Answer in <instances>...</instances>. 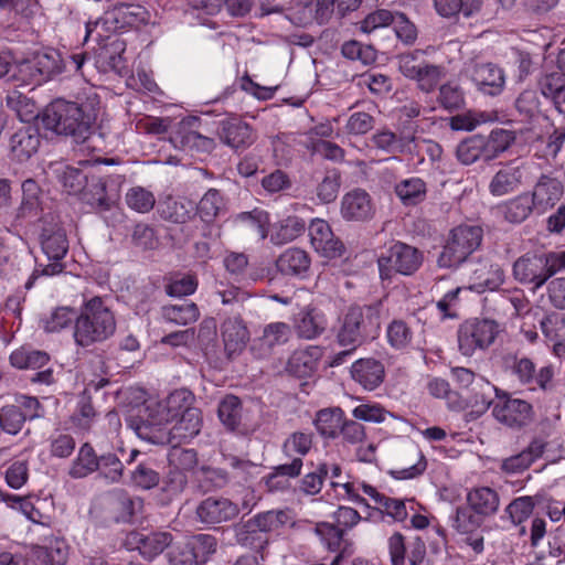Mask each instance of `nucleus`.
Returning <instances> with one entry per match:
<instances>
[{"mask_svg":"<svg viewBox=\"0 0 565 565\" xmlns=\"http://www.w3.org/2000/svg\"><path fill=\"white\" fill-rule=\"evenodd\" d=\"M99 103L95 93L88 94L85 99L78 97L77 102L56 99L44 109L42 122L49 130L84 142L93 132Z\"/></svg>","mask_w":565,"mask_h":565,"instance_id":"obj_1","label":"nucleus"},{"mask_svg":"<svg viewBox=\"0 0 565 565\" xmlns=\"http://www.w3.org/2000/svg\"><path fill=\"white\" fill-rule=\"evenodd\" d=\"M381 330V305H351L333 327L335 342L342 348L356 350L374 340Z\"/></svg>","mask_w":565,"mask_h":565,"instance_id":"obj_2","label":"nucleus"},{"mask_svg":"<svg viewBox=\"0 0 565 565\" xmlns=\"http://www.w3.org/2000/svg\"><path fill=\"white\" fill-rule=\"evenodd\" d=\"M116 324L115 313L107 299L94 296L84 300L77 313L73 340L82 348L102 343L114 335Z\"/></svg>","mask_w":565,"mask_h":565,"instance_id":"obj_3","label":"nucleus"},{"mask_svg":"<svg viewBox=\"0 0 565 565\" xmlns=\"http://www.w3.org/2000/svg\"><path fill=\"white\" fill-rule=\"evenodd\" d=\"M150 14L148 10L139 4L119 3L107 10L96 21L86 23L85 40L92 39L102 42L107 33H116L128 28H139L148 23Z\"/></svg>","mask_w":565,"mask_h":565,"instance_id":"obj_4","label":"nucleus"},{"mask_svg":"<svg viewBox=\"0 0 565 565\" xmlns=\"http://www.w3.org/2000/svg\"><path fill=\"white\" fill-rule=\"evenodd\" d=\"M139 423L135 426L137 436L153 445H168V425L174 420L164 401L148 399L140 411Z\"/></svg>","mask_w":565,"mask_h":565,"instance_id":"obj_5","label":"nucleus"},{"mask_svg":"<svg viewBox=\"0 0 565 565\" xmlns=\"http://www.w3.org/2000/svg\"><path fill=\"white\" fill-rule=\"evenodd\" d=\"M483 231L478 225H459L455 227L439 257L440 267H458L480 246Z\"/></svg>","mask_w":565,"mask_h":565,"instance_id":"obj_6","label":"nucleus"},{"mask_svg":"<svg viewBox=\"0 0 565 565\" xmlns=\"http://www.w3.org/2000/svg\"><path fill=\"white\" fill-rule=\"evenodd\" d=\"M500 332L495 320L471 318L465 320L457 329L458 350L465 356H472L492 345Z\"/></svg>","mask_w":565,"mask_h":565,"instance_id":"obj_7","label":"nucleus"},{"mask_svg":"<svg viewBox=\"0 0 565 565\" xmlns=\"http://www.w3.org/2000/svg\"><path fill=\"white\" fill-rule=\"evenodd\" d=\"M397 62L399 72L406 78L415 81L417 87L425 93L433 92L446 76L445 67L426 61L422 51L401 54Z\"/></svg>","mask_w":565,"mask_h":565,"instance_id":"obj_8","label":"nucleus"},{"mask_svg":"<svg viewBox=\"0 0 565 565\" xmlns=\"http://www.w3.org/2000/svg\"><path fill=\"white\" fill-rule=\"evenodd\" d=\"M423 254L415 247L402 242L393 244L377 260L382 279H388L392 273L412 275L422 265Z\"/></svg>","mask_w":565,"mask_h":565,"instance_id":"obj_9","label":"nucleus"},{"mask_svg":"<svg viewBox=\"0 0 565 565\" xmlns=\"http://www.w3.org/2000/svg\"><path fill=\"white\" fill-rule=\"evenodd\" d=\"M536 172L537 164L534 161H512L495 172L489 183V191L494 196L507 195L531 180Z\"/></svg>","mask_w":565,"mask_h":565,"instance_id":"obj_10","label":"nucleus"},{"mask_svg":"<svg viewBox=\"0 0 565 565\" xmlns=\"http://www.w3.org/2000/svg\"><path fill=\"white\" fill-rule=\"evenodd\" d=\"M511 374L530 391H550L553 387L554 367L551 364L536 369L534 362L526 358H512L509 365Z\"/></svg>","mask_w":565,"mask_h":565,"instance_id":"obj_11","label":"nucleus"},{"mask_svg":"<svg viewBox=\"0 0 565 565\" xmlns=\"http://www.w3.org/2000/svg\"><path fill=\"white\" fill-rule=\"evenodd\" d=\"M533 407L530 403L520 398H512L504 391L498 395L492 407V416L500 424L519 429L527 425L532 418Z\"/></svg>","mask_w":565,"mask_h":565,"instance_id":"obj_12","label":"nucleus"},{"mask_svg":"<svg viewBox=\"0 0 565 565\" xmlns=\"http://www.w3.org/2000/svg\"><path fill=\"white\" fill-rule=\"evenodd\" d=\"M313 444V434L311 431H294L282 443V452L286 457H295L291 462L282 463L275 468V476H285L296 478L300 475L302 468V457L309 454Z\"/></svg>","mask_w":565,"mask_h":565,"instance_id":"obj_13","label":"nucleus"},{"mask_svg":"<svg viewBox=\"0 0 565 565\" xmlns=\"http://www.w3.org/2000/svg\"><path fill=\"white\" fill-rule=\"evenodd\" d=\"M19 77L25 84L40 83L63 71L60 54L54 51L38 53L32 61H25L18 66Z\"/></svg>","mask_w":565,"mask_h":565,"instance_id":"obj_14","label":"nucleus"},{"mask_svg":"<svg viewBox=\"0 0 565 565\" xmlns=\"http://www.w3.org/2000/svg\"><path fill=\"white\" fill-rule=\"evenodd\" d=\"M220 141L236 152H242L256 141V132L253 127L238 117H230L221 120L217 127Z\"/></svg>","mask_w":565,"mask_h":565,"instance_id":"obj_15","label":"nucleus"},{"mask_svg":"<svg viewBox=\"0 0 565 565\" xmlns=\"http://www.w3.org/2000/svg\"><path fill=\"white\" fill-rule=\"evenodd\" d=\"M334 0H297L289 9L288 20L297 26L326 23L333 13Z\"/></svg>","mask_w":565,"mask_h":565,"instance_id":"obj_16","label":"nucleus"},{"mask_svg":"<svg viewBox=\"0 0 565 565\" xmlns=\"http://www.w3.org/2000/svg\"><path fill=\"white\" fill-rule=\"evenodd\" d=\"M564 194L562 180L553 173H542L531 191V201L534 205V213L543 215L552 210Z\"/></svg>","mask_w":565,"mask_h":565,"instance_id":"obj_17","label":"nucleus"},{"mask_svg":"<svg viewBox=\"0 0 565 565\" xmlns=\"http://www.w3.org/2000/svg\"><path fill=\"white\" fill-rule=\"evenodd\" d=\"M238 514L239 505L224 497H207L195 509L196 520L207 526L228 522Z\"/></svg>","mask_w":565,"mask_h":565,"instance_id":"obj_18","label":"nucleus"},{"mask_svg":"<svg viewBox=\"0 0 565 565\" xmlns=\"http://www.w3.org/2000/svg\"><path fill=\"white\" fill-rule=\"evenodd\" d=\"M546 262L542 254H525L513 264V277L522 285L532 286L533 290L540 289L548 280Z\"/></svg>","mask_w":565,"mask_h":565,"instance_id":"obj_19","label":"nucleus"},{"mask_svg":"<svg viewBox=\"0 0 565 565\" xmlns=\"http://www.w3.org/2000/svg\"><path fill=\"white\" fill-rule=\"evenodd\" d=\"M310 243L315 250L326 258L340 257L344 252L342 242L337 238L329 223L321 218L311 221L309 227Z\"/></svg>","mask_w":565,"mask_h":565,"instance_id":"obj_20","label":"nucleus"},{"mask_svg":"<svg viewBox=\"0 0 565 565\" xmlns=\"http://www.w3.org/2000/svg\"><path fill=\"white\" fill-rule=\"evenodd\" d=\"M341 216L350 222H364L375 214V205L371 195L362 189H354L341 199Z\"/></svg>","mask_w":565,"mask_h":565,"instance_id":"obj_21","label":"nucleus"},{"mask_svg":"<svg viewBox=\"0 0 565 565\" xmlns=\"http://www.w3.org/2000/svg\"><path fill=\"white\" fill-rule=\"evenodd\" d=\"M470 289L477 292L497 290L505 279L504 270L499 264H492L487 259H479L469 264Z\"/></svg>","mask_w":565,"mask_h":565,"instance_id":"obj_22","label":"nucleus"},{"mask_svg":"<svg viewBox=\"0 0 565 565\" xmlns=\"http://www.w3.org/2000/svg\"><path fill=\"white\" fill-rule=\"evenodd\" d=\"M469 77L477 89L484 95L498 96L503 92V71L492 63H477L469 70Z\"/></svg>","mask_w":565,"mask_h":565,"instance_id":"obj_23","label":"nucleus"},{"mask_svg":"<svg viewBox=\"0 0 565 565\" xmlns=\"http://www.w3.org/2000/svg\"><path fill=\"white\" fill-rule=\"evenodd\" d=\"M39 129L30 124L18 128L9 140V150L13 159L25 161L30 159L40 147Z\"/></svg>","mask_w":565,"mask_h":565,"instance_id":"obj_24","label":"nucleus"},{"mask_svg":"<svg viewBox=\"0 0 565 565\" xmlns=\"http://www.w3.org/2000/svg\"><path fill=\"white\" fill-rule=\"evenodd\" d=\"M221 335L228 358L239 354L249 341V331L239 316L228 317L223 321Z\"/></svg>","mask_w":565,"mask_h":565,"instance_id":"obj_25","label":"nucleus"},{"mask_svg":"<svg viewBox=\"0 0 565 565\" xmlns=\"http://www.w3.org/2000/svg\"><path fill=\"white\" fill-rule=\"evenodd\" d=\"M173 537L169 532H152L143 534L130 532L127 542L139 551L146 559H153L172 544Z\"/></svg>","mask_w":565,"mask_h":565,"instance_id":"obj_26","label":"nucleus"},{"mask_svg":"<svg viewBox=\"0 0 565 565\" xmlns=\"http://www.w3.org/2000/svg\"><path fill=\"white\" fill-rule=\"evenodd\" d=\"M46 173L62 186L64 192L74 195L79 194L85 189L89 177L83 170L67 166L64 162L50 163Z\"/></svg>","mask_w":565,"mask_h":565,"instance_id":"obj_27","label":"nucleus"},{"mask_svg":"<svg viewBox=\"0 0 565 565\" xmlns=\"http://www.w3.org/2000/svg\"><path fill=\"white\" fill-rule=\"evenodd\" d=\"M351 376L364 390L374 391L384 382L385 367L374 358L360 359L352 364Z\"/></svg>","mask_w":565,"mask_h":565,"instance_id":"obj_28","label":"nucleus"},{"mask_svg":"<svg viewBox=\"0 0 565 565\" xmlns=\"http://www.w3.org/2000/svg\"><path fill=\"white\" fill-rule=\"evenodd\" d=\"M294 328L299 338L312 340L326 330L327 318L320 310L306 307L295 317Z\"/></svg>","mask_w":565,"mask_h":565,"instance_id":"obj_29","label":"nucleus"},{"mask_svg":"<svg viewBox=\"0 0 565 565\" xmlns=\"http://www.w3.org/2000/svg\"><path fill=\"white\" fill-rule=\"evenodd\" d=\"M321 356L322 349L318 345L296 350L288 359L286 370L298 377L310 376L317 370Z\"/></svg>","mask_w":565,"mask_h":565,"instance_id":"obj_30","label":"nucleus"},{"mask_svg":"<svg viewBox=\"0 0 565 565\" xmlns=\"http://www.w3.org/2000/svg\"><path fill=\"white\" fill-rule=\"evenodd\" d=\"M202 427L201 411L196 407L189 409L177 418L175 424L169 430L168 445H180L195 437Z\"/></svg>","mask_w":565,"mask_h":565,"instance_id":"obj_31","label":"nucleus"},{"mask_svg":"<svg viewBox=\"0 0 565 565\" xmlns=\"http://www.w3.org/2000/svg\"><path fill=\"white\" fill-rule=\"evenodd\" d=\"M310 257L306 250L290 247L279 255L276 267L285 276L303 278L310 268Z\"/></svg>","mask_w":565,"mask_h":565,"instance_id":"obj_32","label":"nucleus"},{"mask_svg":"<svg viewBox=\"0 0 565 565\" xmlns=\"http://www.w3.org/2000/svg\"><path fill=\"white\" fill-rule=\"evenodd\" d=\"M191 121H182L171 141L175 147L183 150H196L200 152H211L215 149V140L213 138L201 135L190 129Z\"/></svg>","mask_w":565,"mask_h":565,"instance_id":"obj_33","label":"nucleus"},{"mask_svg":"<svg viewBox=\"0 0 565 565\" xmlns=\"http://www.w3.org/2000/svg\"><path fill=\"white\" fill-rule=\"evenodd\" d=\"M142 507V499L124 491L114 492L108 502L109 513L116 522H131L134 516L141 512Z\"/></svg>","mask_w":565,"mask_h":565,"instance_id":"obj_34","label":"nucleus"},{"mask_svg":"<svg viewBox=\"0 0 565 565\" xmlns=\"http://www.w3.org/2000/svg\"><path fill=\"white\" fill-rule=\"evenodd\" d=\"M235 543L255 551H262L268 545V536L262 533L252 516L247 521L238 522L232 527Z\"/></svg>","mask_w":565,"mask_h":565,"instance_id":"obj_35","label":"nucleus"},{"mask_svg":"<svg viewBox=\"0 0 565 565\" xmlns=\"http://www.w3.org/2000/svg\"><path fill=\"white\" fill-rule=\"evenodd\" d=\"M467 502L476 514L490 516L497 512L500 499L495 490L489 487H480L468 492Z\"/></svg>","mask_w":565,"mask_h":565,"instance_id":"obj_36","label":"nucleus"},{"mask_svg":"<svg viewBox=\"0 0 565 565\" xmlns=\"http://www.w3.org/2000/svg\"><path fill=\"white\" fill-rule=\"evenodd\" d=\"M394 193L404 206H415L426 200L427 184L423 179L412 177L397 182Z\"/></svg>","mask_w":565,"mask_h":565,"instance_id":"obj_37","label":"nucleus"},{"mask_svg":"<svg viewBox=\"0 0 565 565\" xmlns=\"http://www.w3.org/2000/svg\"><path fill=\"white\" fill-rule=\"evenodd\" d=\"M78 195L84 203L100 212L110 210L114 203L107 195L106 182L97 175L88 177L87 185Z\"/></svg>","mask_w":565,"mask_h":565,"instance_id":"obj_38","label":"nucleus"},{"mask_svg":"<svg viewBox=\"0 0 565 565\" xmlns=\"http://www.w3.org/2000/svg\"><path fill=\"white\" fill-rule=\"evenodd\" d=\"M217 416L227 430H239L243 418V405L241 399L232 394L224 396L218 403Z\"/></svg>","mask_w":565,"mask_h":565,"instance_id":"obj_39","label":"nucleus"},{"mask_svg":"<svg viewBox=\"0 0 565 565\" xmlns=\"http://www.w3.org/2000/svg\"><path fill=\"white\" fill-rule=\"evenodd\" d=\"M42 250L51 260H61L68 250V241L63 228H44L41 239Z\"/></svg>","mask_w":565,"mask_h":565,"instance_id":"obj_40","label":"nucleus"},{"mask_svg":"<svg viewBox=\"0 0 565 565\" xmlns=\"http://www.w3.org/2000/svg\"><path fill=\"white\" fill-rule=\"evenodd\" d=\"M77 319V312L74 308L63 306L56 307L46 315H43L40 323L45 332L55 333L64 329L74 327Z\"/></svg>","mask_w":565,"mask_h":565,"instance_id":"obj_41","label":"nucleus"},{"mask_svg":"<svg viewBox=\"0 0 565 565\" xmlns=\"http://www.w3.org/2000/svg\"><path fill=\"white\" fill-rule=\"evenodd\" d=\"M98 469V456L93 446L85 443L81 446L76 458L73 460L70 468V476L75 479H81L89 476Z\"/></svg>","mask_w":565,"mask_h":565,"instance_id":"obj_42","label":"nucleus"},{"mask_svg":"<svg viewBox=\"0 0 565 565\" xmlns=\"http://www.w3.org/2000/svg\"><path fill=\"white\" fill-rule=\"evenodd\" d=\"M500 209L504 220L512 224L522 223L534 213V205L527 193L509 200Z\"/></svg>","mask_w":565,"mask_h":565,"instance_id":"obj_43","label":"nucleus"},{"mask_svg":"<svg viewBox=\"0 0 565 565\" xmlns=\"http://www.w3.org/2000/svg\"><path fill=\"white\" fill-rule=\"evenodd\" d=\"M542 94L551 98L555 108L565 114V78L557 72L546 74L540 82Z\"/></svg>","mask_w":565,"mask_h":565,"instance_id":"obj_44","label":"nucleus"},{"mask_svg":"<svg viewBox=\"0 0 565 565\" xmlns=\"http://www.w3.org/2000/svg\"><path fill=\"white\" fill-rule=\"evenodd\" d=\"M494 392L495 398L501 394V390L492 385L484 377H479L476 382V390L471 391L472 395L469 397V403L476 409L478 415L486 413L490 406L493 407L494 401L492 393Z\"/></svg>","mask_w":565,"mask_h":565,"instance_id":"obj_45","label":"nucleus"},{"mask_svg":"<svg viewBox=\"0 0 565 565\" xmlns=\"http://www.w3.org/2000/svg\"><path fill=\"white\" fill-rule=\"evenodd\" d=\"M343 423V412L340 408H326L317 413L313 424L319 434L327 438H334Z\"/></svg>","mask_w":565,"mask_h":565,"instance_id":"obj_46","label":"nucleus"},{"mask_svg":"<svg viewBox=\"0 0 565 565\" xmlns=\"http://www.w3.org/2000/svg\"><path fill=\"white\" fill-rule=\"evenodd\" d=\"M162 317L168 322L186 326L194 323L199 319L200 310L194 302L169 305L162 308Z\"/></svg>","mask_w":565,"mask_h":565,"instance_id":"obj_47","label":"nucleus"},{"mask_svg":"<svg viewBox=\"0 0 565 565\" xmlns=\"http://www.w3.org/2000/svg\"><path fill=\"white\" fill-rule=\"evenodd\" d=\"M253 518L256 522V525L259 526L262 533H264L266 536L268 533L277 532L291 522L289 511L282 509L259 512Z\"/></svg>","mask_w":565,"mask_h":565,"instance_id":"obj_48","label":"nucleus"},{"mask_svg":"<svg viewBox=\"0 0 565 565\" xmlns=\"http://www.w3.org/2000/svg\"><path fill=\"white\" fill-rule=\"evenodd\" d=\"M540 495H523L512 500L505 509L514 525H521L533 513L536 504L541 503Z\"/></svg>","mask_w":565,"mask_h":565,"instance_id":"obj_49","label":"nucleus"},{"mask_svg":"<svg viewBox=\"0 0 565 565\" xmlns=\"http://www.w3.org/2000/svg\"><path fill=\"white\" fill-rule=\"evenodd\" d=\"M456 154L458 160L466 166L472 164L480 159L486 161L483 136L476 135L461 141L457 146Z\"/></svg>","mask_w":565,"mask_h":565,"instance_id":"obj_50","label":"nucleus"},{"mask_svg":"<svg viewBox=\"0 0 565 565\" xmlns=\"http://www.w3.org/2000/svg\"><path fill=\"white\" fill-rule=\"evenodd\" d=\"M6 105L13 110L18 118L24 124H29L32 119L38 117L34 102L19 90L8 93L6 96Z\"/></svg>","mask_w":565,"mask_h":565,"instance_id":"obj_51","label":"nucleus"},{"mask_svg":"<svg viewBox=\"0 0 565 565\" xmlns=\"http://www.w3.org/2000/svg\"><path fill=\"white\" fill-rule=\"evenodd\" d=\"M341 173L335 169L327 170L316 186V194L321 203L328 204L338 198L341 188Z\"/></svg>","mask_w":565,"mask_h":565,"instance_id":"obj_52","label":"nucleus"},{"mask_svg":"<svg viewBox=\"0 0 565 565\" xmlns=\"http://www.w3.org/2000/svg\"><path fill=\"white\" fill-rule=\"evenodd\" d=\"M513 141L512 132L505 129H494L488 137L483 136L486 161H490L504 152Z\"/></svg>","mask_w":565,"mask_h":565,"instance_id":"obj_53","label":"nucleus"},{"mask_svg":"<svg viewBox=\"0 0 565 565\" xmlns=\"http://www.w3.org/2000/svg\"><path fill=\"white\" fill-rule=\"evenodd\" d=\"M306 230V222L298 216H289L284 220L271 234L274 244H285L300 236Z\"/></svg>","mask_w":565,"mask_h":565,"instance_id":"obj_54","label":"nucleus"},{"mask_svg":"<svg viewBox=\"0 0 565 565\" xmlns=\"http://www.w3.org/2000/svg\"><path fill=\"white\" fill-rule=\"evenodd\" d=\"M124 470V463L116 454L105 452L98 456L97 471L107 482H119L122 478Z\"/></svg>","mask_w":565,"mask_h":565,"instance_id":"obj_55","label":"nucleus"},{"mask_svg":"<svg viewBox=\"0 0 565 565\" xmlns=\"http://www.w3.org/2000/svg\"><path fill=\"white\" fill-rule=\"evenodd\" d=\"M199 281L192 274H174L166 285V292L170 297H184L195 292Z\"/></svg>","mask_w":565,"mask_h":565,"instance_id":"obj_56","label":"nucleus"},{"mask_svg":"<svg viewBox=\"0 0 565 565\" xmlns=\"http://www.w3.org/2000/svg\"><path fill=\"white\" fill-rule=\"evenodd\" d=\"M386 338L392 348L402 350L411 344L413 331L404 320L394 319L386 328Z\"/></svg>","mask_w":565,"mask_h":565,"instance_id":"obj_57","label":"nucleus"},{"mask_svg":"<svg viewBox=\"0 0 565 565\" xmlns=\"http://www.w3.org/2000/svg\"><path fill=\"white\" fill-rule=\"evenodd\" d=\"M168 412L174 419L193 409L194 395L186 388H179L171 392L164 399Z\"/></svg>","mask_w":565,"mask_h":565,"instance_id":"obj_58","label":"nucleus"},{"mask_svg":"<svg viewBox=\"0 0 565 565\" xmlns=\"http://www.w3.org/2000/svg\"><path fill=\"white\" fill-rule=\"evenodd\" d=\"M437 100L446 110H457L465 105V93L459 84L448 82L439 87Z\"/></svg>","mask_w":565,"mask_h":565,"instance_id":"obj_59","label":"nucleus"},{"mask_svg":"<svg viewBox=\"0 0 565 565\" xmlns=\"http://www.w3.org/2000/svg\"><path fill=\"white\" fill-rule=\"evenodd\" d=\"M224 202L221 193L210 189L200 200L196 209L202 221L212 222L223 209Z\"/></svg>","mask_w":565,"mask_h":565,"instance_id":"obj_60","label":"nucleus"},{"mask_svg":"<svg viewBox=\"0 0 565 565\" xmlns=\"http://www.w3.org/2000/svg\"><path fill=\"white\" fill-rule=\"evenodd\" d=\"M25 422L18 405L10 404L0 408V427L4 433L17 435L23 428Z\"/></svg>","mask_w":565,"mask_h":565,"instance_id":"obj_61","label":"nucleus"},{"mask_svg":"<svg viewBox=\"0 0 565 565\" xmlns=\"http://www.w3.org/2000/svg\"><path fill=\"white\" fill-rule=\"evenodd\" d=\"M126 203L136 212L148 213L153 209L156 199L152 192L141 186H135L126 193Z\"/></svg>","mask_w":565,"mask_h":565,"instance_id":"obj_62","label":"nucleus"},{"mask_svg":"<svg viewBox=\"0 0 565 565\" xmlns=\"http://www.w3.org/2000/svg\"><path fill=\"white\" fill-rule=\"evenodd\" d=\"M540 324L547 341H565V315L552 312Z\"/></svg>","mask_w":565,"mask_h":565,"instance_id":"obj_63","label":"nucleus"},{"mask_svg":"<svg viewBox=\"0 0 565 565\" xmlns=\"http://www.w3.org/2000/svg\"><path fill=\"white\" fill-rule=\"evenodd\" d=\"M481 525V520L467 508H457L451 516V526L460 534H473Z\"/></svg>","mask_w":565,"mask_h":565,"instance_id":"obj_64","label":"nucleus"}]
</instances>
